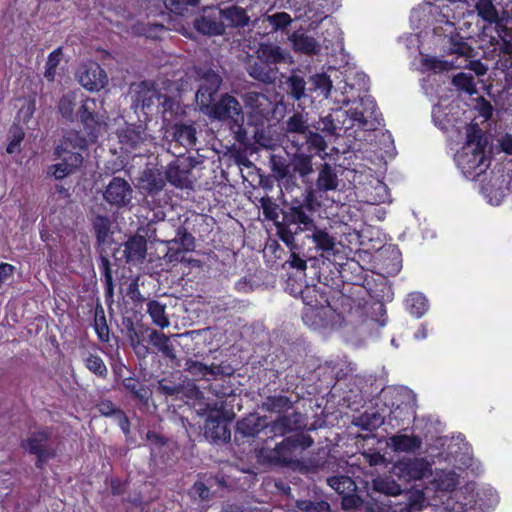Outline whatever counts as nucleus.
Listing matches in <instances>:
<instances>
[{
	"label": "nucleus",
	"mask_w": 512,
	"mask_h": 512,
	"mask_svg": "<svg viewBox=\"0 0 512 512\" xmlns=\"http://www.w3.org/2000/svg\"><path fill=\"white\" fill-rule=\"evenodd\" d=\"M313 443L310 436L300 434L284 439L274 448L263 447L258 451V459L261 463L270 466H287L294 462L298 449L309 448Z\"/></svg>",
	"instance_id": "9"
},
{
	"label": "nucleus",
	"mask_w": 512,
	"mask_h": 512,
	"mask_svg": "<svg viewBox=\"0 0 512 512\" xmlns=\"http://www.w3.org/2000/svg\"><path fill=\"white\" fill-rule=\"evenodd\" d=\"M408 312L416 318H421L429 309L427 298L420 292L410 293L405 300Z\"/></svg>",
	"instance_id": "36"
},
{
	"label": "nucleus",
	"mask_w": 512,
	"mask_h": 512,
	"mask_svg": "<svg viewBox=\"0 0 512 512\" xmlns=\"http://www.w3.org/2000/svg\"><path fill=\"white\" fill-rule=\"evenodd\" d=\"M94 213V211H92ZM92 225L98 244H104L110 234L111 222L107 216L93 214Z\"/></svg>",
	"instance_id": "45"
},
{
	"label": "nucleus",
	"mask_w": 512,
	"mask_h": 512,
	"mask_svg": "<svg viewBox=\"0 0 512 512\" xmlns=\"http://www.w3.org/2000/svg\"><path fill=\"white\" fill-rule=\"evenodd\" d=\"M261 408L271 413H282L292 408V402L286 396H269L262 402Z\"/></svg>",
	"instance_id": "44"
},
{
	"label": "nucleus",
	"mask_w": 512,
	"mask_h": 512,
	"mask_svg": "<svg viewBox=\"0 0 512 512\" xmlns=\"http://www.w3.org/2000/svg\"><path fill=\"white\" fill-rule=\"evenodd\" d=\"M173 140L184 150L193 148L197 142L196 128L192 124L180 123L173 127Z\"/></svg>",
	"instance_id": "33"
},
{
	"label": "nucleus",
	"mask_w": 512,
	"mask_h": 512,
	"mask_svg": "<svg viewBox=\"0 0 512 512\" xmlns=\"http://www.w3.org/2000/svg\"><path fill=\"white\" fill-rule=\"evenodd\" d=\"M147 312L153 323L160 328H166L170 325V321L166 315V305L157 300H150L147 303Z\"/></svg>",
	"instance_id": "40"
},
{
	"label": "nucleus",
	"mask_w": 512,
	"mask_h": 512,
	"mask_svg": "<svg viewBox=\"0 0 512 512\" xmlns=\"http://www.w3.org/2000/svg\"><path fill=\"white\" fill-rule=\"evenodd\" d=\"M430 475L432 479L426 487L427 492L433 491L430 505L439 507L441 512L462 511L461 501L467 499L472 483L457 488L459 475L452 470L436 469Z\"/></svg>",
	"instance_id": "6"
},
{
	"label": "nucleus",
	"mask_w": 512,
	"mask_h": 512,
	"mask_svg": "<svg viewBox=\"0 0 512 512\" xmlns=\"http://www.w3.org/2000/svg\"><path fill=\"white\" fill-rule=\"evenodd\" d=\"M79 83L87 90L99 91L107 83V74L96 62L82 64L77 72Z\"/></svg>",
	"instance_id": "20"
},
{
	"label": "nucleus",
	"mask_w": 512,
	"mask_h": 512,
	"mask_svg": "<svg viewBox=\"0 0 512 512\" xmlns=\"http://www.w3.org/2000/svg\"><path fill=\"white\" fill-rule=\"evenodd\" d=\"M286 133L298 134L303 137L309 148L320 149V135L309 129L308 120L301 113H294L286 121Z\"/></svg>",
	"instance_id": "23"
},
{
	"label": "nucleus",
	"mask_w": 512,
	"mask_h": 512,
	"mask_svg": "<svg viewBox=\"0 0 512 512\" xmlns=\"http://www.w3.org/2000/svg\"><path fill=\"white\" fill-rule=\"evenodd\" d=\"M103 198L111 206L128 207L133 199V188L121 177H113L103 192Z\"/></svg>",
	"instance_id": "17"
},
{
	"label": "nucleus",
	"mask_w": 512,
	"mask_h": 512,
	"mask_svg": "<svg viewBox=\"0 0 512 512\" xmlns=\"http://www.w3.org/2000/svg\"><path fill=\"white\" fill-rule=\"evenodd\" d=\"M365 322V308L343 294L322 305V330H339L347 341H352V335Z\"/></svg>",
	"instance_id": "5"
},
{
	"label": "nucleus",
	"mask_w": 512,
	"mask_h": 512,
	"mask_svg": "<svg viewBox=\"0 0 512 512\" xmlns=\"http://www.w3.org/2000/svg\"><path fill=\"white\" fill-rule=\"evenodd\" d=\"M75 106L76 94L74 92H68L60 98L58 109L64 118L72 120Z\"/></svg>",
	"instance_id": "53"
},
{
	"label": "nucleus",
	"mask_w": 512,
	"mask_h": 512,
	"mask_svg": "<svg viewBox=\"0 0 512 512\" xmlns=\"http://www.w3.org/2000/svg\"><path fill=\"white\" fill-rule=\"evenodd\" d=\"M130 96L132 108L137 111L147 112L156 105L157 101H161L162 94L156 89L150 81H141L133 83L130 86Z\"/></svg>",
	"instance_id": "16"
},
{
	"label": "nucleus",
	"mask_w": 512,
	"mask_h": 512,
	"mask_svg": "<svg viewBox=\"0 0 512 512\" xmlns=\"http://www.w3.org/2000/svg\"><path fill=\"white\" fill-rule=\"evenodd\" d=\"M387 446L397 453H414L422 446V439L415 435L397 433L387 440Z\"/></svg>",
	"instance_id": "32"
},
{
	"label": "nucleus",
	"mask_w": 512,
	"mask_h": 512,
	"mask_svg": "<svg viewBox=\"0 0 512 512\" xmlns=\"http://www.w3.org/2000/svg\"><path fill=\"white\" fill-rule=\"evenodd\" d=\"M498 503L499 496L493 487L485 485L475 491V485L472 484L467 499L461 501L462 511L458 512H490Z\"/></svg>",
	"instance_id": "13"
},
{
	"label": "nucleus",
	"mask_w": 512,
	"mask_h": 512,
	"mask_svg": "<svg viewBox=\"0 0 512 512\" xmlns=\"http://www.w3.org/2000/svg\"><path fill=\"white\" fill-rule=\"evenodd\" d=\"M209 116L219 121L228 122L229 124L240 128L244 122V114L239 101L229 95L224 94L220 100L214 105H210Z\"/></svg>",
	"instance_id": "14"
},
{
	"label": "nucleus",
	"mask_w": 512,
	"mask_h": 512,
	"mask_svg": "<svg viewBox=\"0 0 512 512\" xmlns=\"http://www.w3.org/2000/svg\"><path fill=\"white\" fill-rule=\"evenodd\" d=\"M101 268L103 270L104 280H105V291L106 297L109 299L113 298V277L112 271L110 267V262L106 257H101Z\"/></svg>",
	"instance_id": "58"
},
{
	"label": "nucleus",
	"mask_w": 512,
	"mask_h": 512,
	"mask_svg": "<svg viewBox=\"0 0 512 512\" xmlns=\"http://www.w3.org/2000/svg\"><path fill=\"white\" fill-rule=\"evenodd\" d=\"M97 103L95 99L87 98L79 108L78 115L84 125L91 141H95L100 132L102 123L95 114Z\"/></svg>",
	"instance_id": "24"
},
{
	"label": "nucleus",
	"mask_w": 512,
	"mask_h": 512,
	"mask_svg": "<svg viewBox=\"0 0 512 512\" xmlns=\"http://www.w3.org/2000/svg\"><path fill=\"white\" fill-rule=\"evenodd\" d=\"M292 171L300 175L303 182L309 183V175L314 173L311 156L294 154L291 158Z\"/></svg>",
	"instance_id": "38"
},
{
	"label": "nucleus",
	"mask_w": 512,
	"mask_h": 512,
	"mask_svg": "<svg viewBox=\"0 0 512 512\" xmlns=\"http://www.w3.org/2000/svg\"><path fill=\"white\" fill-rule=\"evenodd\" d=\"M322 130L334 138L331 148L322 139V210L328 223V226L322 223V258L330 260V256H333V261L337 262L345 258L350 244L359 241L360 234L344 220L348 206L342 202L341 193L335 191L337 171L332 172V168H343L342 173L346 176L350 163L346 166L345 161L351 158V151L359 150L355 147L356 142L367 140L373 131L360 130L359 136L350 140L346 134L337 135L327 130L325 125ZM360 165L355 164L352 168Z\"/></svg>",
	"instance_id": "1"
},
{
	"label": "nucleus",
	"mask_w": 512,
	"mask_h": 512,
	"mask_svg": "<svg viewBox=\"0 0 512 512\" xmlns=\"http://www.w3.org/2000/svg\"><path fill=\"white\" fill-rule=\"evenodd\" d=\"M146 251L145 238L133 236L124 243L122 249L117 250L115 256L117 259L125 258L126 262L139 263L145 258Z\"/></svg>",
	"instance_id": "28"
},
{
	"label": "nucleus",
	"mask_w": 512,
	"mask_h": 512,
	"mask_svg": "<svg viewBox=\"0 0 512 512\" xmlns=\"http://www.w3.org/2000/svg\"><path fill=\"white\" fill-rule=\"evenodd\" d=\"M222 11V20L225 19L228 21V24L231 27H244L249 22V17L247 16L246 11L238 6H231L227 9H221Z\"/></svg>",
	"instance_id": "42"
},
{
	"label": "nucleus",
	"mask_w": 512,
	"mask_h": 512,
	"mask_svg": "<svg viewBox=\"0 0 512 512\" xmlns=\"http://www.w3.org/2000/svg\"><path fill=\"white\" fill-rule=\"evenodd\" d=\"M305 426L303 416L294 412L289 415L279 417L270 424V432L274 436H284L287 433L296 431Z\"/></svg>",
	"instance_id": "31"
},
{
	"label": "nucleus",
	"mask_w": 512,
	"mask_h": 512,
	"mask_svg": "<svg viewBox=\"0 0 512 512\" xmlns=\"http://www.w3.org/2000/svg\"><path fill=\"white\" fill-rule=\"evenodd\" d=\"M83 360H84L86 368L89 371H91L92 373H94L95 375H97L99 377L107 376V374H108L107 367L100 356L88 353L84 357Z\"/></svg>",
	"instance_id": "52"
},
{
	"label": "nucleus",
	"mask_w": 512,
	"mask_h": 512,
	"mask_svg": "<svg viewBox=\"0 0 512 512\" xmlns=\"http://www.w3.org/2000/svg\"><path fill=\"white\" fill-rule=\"evenodd\" d=\"M465 134L466 141L454 159L462 174L474 180L487 170L490 160L485 154L486 140L482 130L477 125H469Z\"/></svg>",
	"instance_id": "7"
},
{
	"label": "nucleus",
	"mask_w": 512,
	"mask_h": 512,
	"mask_svg": "<svg viewBox=\"0 0 512 512\" xmlns=\"http://www.w3.org/2000/svg\"><path fill=\"white\" fill-rule=\"evenodd\" d=\"M95 330L97 332L98 337L102 341L109 340V328L106 323L105 315L103 309H101V315L99 316L98 311H96L95 315Z\"/></svg>",
	"instance_id": "62"
},
{
	"label": "nucleus",
	"mask_w": 512,
	"mask_h": 512,
	"mask_svg": "<svg viewBox=\"0 0 512 512\" xmlns=\"http://www.w3.org/2000/svg\"><path fill=\"white\" fill-rule=\"evenodd\" d=\"M403 407L400 404H397L394 409H389L388 413L385 412L384 409L382 411H372L363 413L357 420V425L362 427L365 430L373 431L379 428L382 424H384L386 418H388V422L391 424L392 420H404V416L402 415Z\"/></svg>",
	"instance_id": "22"
},
{
	"label": "nucleus",
	"mask_w": 512,
	"mask_h": 512,
	"mask_svg": "<svg viewBox=\"0 0 512 512\" xmlns=\"http://www.w3.org/2000/svg\"><path fill=\"white\" fill-rule=\"evenodd\" d=\"M346 178L354 185L356 195L361 201L379 205L391 203V195L387 185L366 165L347 168Z\"/></svg>",
	"instance_id": "8"
},
{
	"label": "nucleus",
	"mask_w": 512,
	"mask_h": 512,
	"mask_svg": "<svg viewBox=\"0 0 512 512\" xmlns=\"http://www.w3.org/2000/svg\"><path fill=\"white\" fill-rule=\"evenodd\" d=\"M197 74L199 76V87L195 95L196 101L201 110H208L222 84V78L210 69H200Z\"/></svg>",
	"instance_id": "15"
},
{
	"label": "nucleus",
	"mask_w": 512,
	"mask_h": 512,
	"mask_svg": "<svg viewBox=\"0 0 512 512\" xmlns=\"http://www.w3.org/2000/svg\"><path fill=\"white\" fill-rule=\"evenodd\" d=\"M410 23L414 29L433 26V33L439 38V45L443 51L441 58L424 56L422 67L424 69H447L450 67L466 66L471 46L456 32V24L450 19V13L444 9L435 8L432 3L414 8L410 14Z\"/></svg>",
	"instance_id": "3"
},
{
	"label": "nucleus",
	"mask_w": 512,
	"mask_h": 512,
	"mask_svg": "<svg viewBox=\"0 0 512 512\" xmlns=\"http://www.w3.org/2000/svg\"><path fill=\"white\" fill-rule=\"evenodd\" d=\"M432 463L424 457H401L394 462L392 474L399 480L412 482L424 479L431 474Z\"/></svg>",
	"instance_id": "11"
},
{
	"label": "nucleus",
	"mask_w": 512,
	"mask_h": 512,
	"mask_svg": "<svg viewBox=\"0 0 512 512\" xmlns=\"http://www.w3.org/2000/svg\"><path fill=\"white\" fill-rule=\"evenodd\" d=\"M264 427V421L261 417L250 414L237 422V432L245 437H253L257 435Z\"/></svg>",
	"instance_id": "37"
},
{
	"label": "nucleus",
	"mask_w": 512,
	"mask_h": 512,
	"mask_svg": "<svg viewBox=\"0 0 512 512\" xmlns=\"http://www.w3.org/2000/svg\"><path fill=\"white\" fill-rule=\"evenodd\" d=\"M353 370L352 363L348 362L346 359L337 358L336 360L326 361L324 373H329L332 378L340 380Z\"/></svg>",
	"instance_id": "41"
},
{
	"label": "nucleus",
	"mask_w": 512,
	"mask_h": 512,
	"mask_svg": "<svg viewBox=\"0 0 512 512\" xmlns=\"http://www.w3.org/2000/svg\"><path fill=\"white\" fill-rule=\"evenodd\" d=\"M246 71L251 78L264 84L275 83L279 73L277 67L270 66L257 57L247 62Z\"/></svg>",
	"instance_id": "29"
},
{
	"label": "nucleus",
	"mask_w": 512,
	"mask_h": 512,
	"mask_svg": "<svg viewBox=\"0 0 512 512\" xmlns=\"http://www.w3.org/2000/svg\"><path fill=\"white\" fill-rule=\"evenodd\" d=\"M404 497V502H392L389 505V512H420L430 505L425 492L420 489L408 490Z\"/></svg>",
	"instance_id": "25"
},
{
	"label": "nucleus",
	"mask_w": 512,
	"mask_h": 512,
	"mask_svg": "<svg viewBox=\"0 0 512 512\" xmlns=\"http://www.w3.org/2000/svg\"><path fill=\"white\" fill-rule=\"evenodd\" d=\"M451 453L454 454L455 466H457L459 469H471L472 472L476 474L482 471L481 464L473 458L469 447L466 445L463 448V452L458 453L457 451H451Z\"/></svg>",
	"instance_id": "43"
},
{
	"label": "nucleus",
	"mask_w": 512,
	"mask_h": 512,
	"mask_svg": "<svg viewBox=\"0 0 512 512\" xmlns=\"http://www.w3.org/2000/svg\"><path fill=\"white\" fill-rule=\"evenodd\" d=\"M265 20L273 26L274 31L284 30L292 22L291 16L286 12L267 15Z\"/></svg>",
	"instance_id": "57"
},
{
	"label": "nucleus",
	"mask_w": 512,
	"mask_h": 512,
	"mask_svg": "<svg viewBox=\"0 0 512 512\" xmlns=\"http://www.w3.org/2000/svg\"><path fill=\"white\" fill-rule=\"evenodd\" d=\"M311 268L314 269L313 276L311 277V283L307 282L305 287L301 290V297L305 305L303 310L302 319L309 327L317 328L318 319L320 317V311L318 307L319 303V290L317 288V281L320 280V271L315 267L316 259H309Z\"/></svg>",
	"instance_id": "12"
},
{
	"label": "nucleus",
	"mask_w": 512,
	"mask_h": 512,
	"mask_svg": "<svg viewBox=\"0 0 512 512\" xmlns=\"http://www.w3.org/2000/svg\"><path fill=\"white\" fill-rule=\"evenodd\" d=\"M374 487L376 490L385 493L387 495L396 496L401 493L400 486L394 481L385 480V479H375Z\"/></svg>",
	"instance_id": "59"
},
{
	"label": "nucleus",
	"mask_w": 512,
	"mask_h": 512,
	"mask_svg": "<svg viewBox=\"0 0 512 512\" xmlns=\"http://www.w3.org/2000/svg\"><path fill=\"white\" fill-rule=\"evenodd\" d=\"M149 342L163 354V356L175 360L174 346L168 336L157 330H151L149 333Z\"/></svg>",
	"instance_id": "35"
},
{
	"label": "nucleus",
	"mask_w": 512,
	"mask_h": 512,
	"mask_svg": "<svg viewBox=\"0 0 512 512\" xmlns=\"http://www.w3.org/2000/svg\"><path fill=\"white\" fill-rule=\"evenodd\" d=\"M256 55L257 58L264 60L270 66L294 63L289 51L272 43H261L256 51Z\"/></svg>",
	"instance_id": "27"
},
{
	"label": "nucleus",
	"mask_w": 512,
	"mask_h": 512,
	"mask_svg": "<svg viewBox=\"0 0 512 512\" xmlns=\"http://www.w3.org/2000/svg\"><path fill=\"white\" fill-rule=\"evenodd\" d=\"M86 147L87 140L80 136L78 132L71 131L64 136L61 144L55 148L54 154L57 157H61L63 152H68V150L82 151L85 150Z\"/></svg>",
	"instance_id": "34"
},
{
	"label": "nucleus",
	"mask_w": 512,
	"mask_h": 512,
	"mask_svg": "<svg viewBox=\"0 0 512 512\" xmlns=\"http://www.w3.org/2000/svg\"><path fill=\"white\" fill-rule=\"evenodd\" d=\"M287 85L289 94L296 100L305 96V81L301 76L292 74L287 80Z\"/></svg>",
	"instance_id": "54"
},
{
	"label": "nucleus",
	"mask_w": 512,
	"mask_h": 512,
	"mask_svg": "<svg viewBox=\"0 0 512 512\" xmlns=\"http://www.w3.org/2000/svg\"><path fill=\"white\" fill-rule=\"evenodd\" d=\"M472 57V49L470 50L468 56V64L466 66H462L461 68H469L468 72H461L453 77V84L460 90L472 95L477 92L475 76L471 72L472 70L476 73V75H484L486 73V67L483 66L479 62H475L471 59ZM457 67H450L446 70L456 69ZM431 71L438 72L440 69H430ZM445 69H441L444 71Z\"/></svg>",
	"instance_id": "18"
},
{
	"label": "nucleus",
	"mask_w": 512,
	"mask_h": 512,
	"mask_svg": "<svg viewBox=\"0 0 512 512\" xmlns=\"http://www.w3.org/2000/svg\"><path fill=\"white\" fill-rule=\"evenodd\" d=\"M195 29L204 35H222L225 25L222 20V11L216 7H205L194 21Z\"/></svg>",
	"instance_id": "19"
},
{
	"label": "nucleus",
	"mask_w": 512,
	"mask_h": 512,
	"mask_svg": "<svg viewBox=\"0 0 512 512\" xmlns=\"http://www.w3.org/2000/svg\"><path fill=\"white\" fill-rule=\"evenodd\" d=\"M289 40L292 42L296 52L314 54L317 51V41L313 37L303 33L294 32L289 37Z\"/></svg>",
	"instance_id": "39"
},
{
	"label": "nucleus",
	"mask_w": 512,
	"mask_h": 512,
	"mask_svg": "<svg viewBox=\"0 0 512 512\" xmlns=\"http://www.w3.org/2000/svg\"><path fill=\"white\" fill-rule=\"evenodd\" d=\"M49 432L42 430L31 434L29 438L22 442L23 448L31 454L37 455L36 465L41 467L42 463L54 457V450L48 446Z\"/></svg>",
	"instance_id": "21"
},
{
	"label": "nucleus",
	"mask_w": 512,
	"mask_h": 512,
	"mask_svg": "<svg viewBox=\"0 0 512 512\" xmlns=\"http://www.w3.org/2000/svg\"><path fill=\"white\" fill-rule=\"evenodd\" d=\"M344 67L337 70L342 76L340 92L344 94V101L340 96L338 102L327 104L326 92H322V125L333 133L346 134L348 139L359 136L358 131H375L381 125V113L375 100L369 95H362L368 90L369 78L363 72H354Z\"/></svg>",
	"instance_id": "2"
},
{
	"label": "nucleus",
	"mask_w": 512,
	"mask_h": 512,
	"mask_svg": "<svg viewBox=\"0 0 512 512\" xmlns=\"http://www.w3.org/2000/svg\"><path fill=\"white\" fill-rule=\"evenodd\" d=\"M491 45L505 55H512V40L499 35V39L492 37Z\"/></svg>",
	"instance_id": "64"
},
{
	"label": "nucleus",
	"mask_w": 512,
	"mask_h": 512,
	"mask_svg": "<svg viewBox=\"0 0 512 512\" xmlns=\"http://www.w3.org/2000/svg\"><path fill=\"white\" fill-rule=\"evenodd\" d=\"M189 494L192 499H199L201 501H208L211 499L212 496L210 489L203 482L200 481L194 483V485L189 491Z\"/></svg>",
	"instance_id": "61"
},
{
	"label": "nucleus",
	"mask_w": 512,
	"mask_h": 512,
	"mask_svg": "<svg viewBox=\"0 0 512 512\" xmlns=\"http://www.w3.org/2000/svg\"><path fill=\"white\" fill-rule=\"evenodd\" d=\"M184 386L180 382H174L169 378L158 381V390L166 396H174L183 392Z\"/></svg>",
	"instance_id": "56"
},
{
	"label": "nucleus",
	"mask_w": 512,
	"mask_h": 512,
	"mask_svg": "<svg viewBox=\"0 0 512 512\" xmlns=\"http://www.w3.org/2000/svg\"><path fill=\"white\" fill-rule=\"evenodd\" d=\"M141 181L144 183V188L150 193L158 192L165 186V180L157 170H145L141 176Z\"/></svg>",
	"instance_id": "47"
},
{
	"label": "nucleus",
	"mask_w": 512,
	"mask_h": 512,
	"mask_svg": "<svg viewBox=\"0 0 512 512\" xmlns=\"http://www.w3.org/2000/svg\"><path fill=\"white\" fill-rule=\"evenodd\" d=\"M322 57L325 56V63L322 64V92H326L327 104L338 102L336 96L344 101V94L340 92L342 76L337 70L348 63V55L344 51L342 31L334 19L328 15L322 17Z\"/></svg>",
	"instance_id": "4"
},
{
	"label": "nucleus",
	"mask_w": 512,
	"mask_h": 512,
	"mask_svg": "<svg viewBox=\"0 0 512 512\" xmlns=\"http://www.w3.org/2000/svg\"><path fill=\"white\" fill-rule=\"evenodd\" d=\"M328 485L340 496L347 492H356L355 482L348 476H334L327 479Z\"/></svg>",
	"instance_id": "50"
},
{
	"label": "nucleus",
	"mask_w": 512,
	"mask_h": 512,
	"mask_svg": "<svg viewBox=\"0 0 512 512\" xmlns=\"http://www.w3.org/2000/svg\"><path fill=\"white\" fill-rule=\"evenodd\" d=\"M123 386L127 391H129L133 396L138 399L142 403H148L151 392L147 387L141 384L135 378H126L123 381Z\"/></svg>",
	"instance_id": "48"
},
{
	"label": "nucleus",
	"mask_w": 512,
	"mask_h": 512,
	"mask_svg": "<svg viewBox=\"0 0 512 512\" xmlns=\"http://www.w3.org/2000/svg\"><path fill=\"white\" fill-rule=\"evenodd\" d=\"M432 119L436 126L442 130H448V124L450 119L447 118V114L444 113L441 105H435L432 110Z\"/></svg>",
	"instance_id": "63"
},
{
	"label": "nucleus",
	"mask_w": 512,
	"mask_h": 512,
	"mask_svg": "<svg viewBox=\"0 0 512 512\" xmlns=\"http://www.w3.org/2000/svg\"><path fill=\"white\" fill-rule=\"evenodd\" d=\"M306 192L307 194L304 202L301 205L292 208L293 217L295 221L300 225H303V230L313 231L312 236L316 243V247H320V230L316 227V219L320 217V213L318 211L320 203L317 201V197L312 186H308Z\"/></svg>",
	"instance_id": "10"
},
{
	"label": "nucleus",
	"mask_w": 512,
	"mask_h": 512,
	"mask_svg": "<svg viewBox=\"0 0 512 512\" xmlns=\"http://www.w3.org/2000/svg\"><path fill=\"white\" fill-rule=\"evenodd\" d=\"M120 143L130 149L146 148L152 142V138L141 125H130L119 132Z\"/></svg>",
	"instance_id": "26"
},
{
	"label": "nucleus",
	"mask_w": 512,
	"mask_h": 512,
	"mask_svg": "<svg viewBox=\"0 0 512 512\" xmlns=\"http://www.w3.org/2000/svg\"><path fill=\"white\" fill-rule=\"evenodd\" d=\"M245 101L248 106L259 111L264 110L268 104V98L259 92H248L245 94Z\"/></svg>",
	"instance_id": "60"
},
{
	"label": "nucleus",
	"mask_w": 512,
	"mask_h": 512,
	"mask_svg": "<svg viewBox=\"0 0 512 512\" xmlns=\"http://www.w3.org/2000/svg\"><path fill=\"white\" fill-rule=\"evenodd\" d=\"M204 436L211 442L225 443L230 440L231 433L220 417L209 415L205 421Z\"/></svg>",
	"instance_id": "30"
},
{
	"label": "nucleus",
	"mask_w": 512,
	"mask_h": 512,
	"mask_svg": "<svg viewBox=\"0 0 512 512\" xmlns=\"http://www.w3.org/2000/svg\"><path fill=\"white\" fill-rule=\"evenodd\" d=\"M61 56H62L61 48H57L56 50L51 52L50 55L48 56L44 76L50 82H53L55 80L56 68L61 61Z\"/></svg>",
	"instance_id": "55"
},
{
	"label": "nucleus",
	"mask_w": 512,
	"mask_h": 512,
	"mask_svg": "<svg viewBox=\"0 0 512 512\" xmlns=\"http://www.w3.org/2000/svg\"><path fill=\"white\" fill-rule=\"evenodd\" d=\"M475 8L478 15L488 23H499V14L492 0H478Z\"/></svg>",
	"instance_id": "49"
},
{
	"label": "nucleus",
	"mask_w": 512,
	"mask_h": 512,
	"mask_svg": "<svg viewBox=\"0 0 512 512\" xmlns=\"http://www.w3.org/2000/svg\"><path fill=\"white\" fill-rule=\"evenodd\" d=\"M169 244L178 245L181 249L179 251H192L195 247V238L184 227H179L176 232L175 238L168 241Z\"/></svg>",
	"instance_id": "51"
},
{
	"label": "nucleus",
	"mask_w": 512,
	"mask_h": 512,
	"mask_svg": "<svg viewBox=\"0 0 512 512\" xmlns=\"http://www.w3.org/2000/svg\"><path fill=\"white\" fill-rule=\"evenodd\" d=\"M185 369L194 376H205L207 374L216 376L223 374L221 366L211 365L207 366L201 362L188 359L185 362Z\"/></svg>",
	"instance_id": "46"
}]
</instances>
